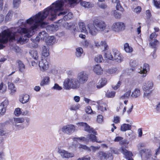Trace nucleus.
Wrapping results in <instances>:
<instances>
[{
  "mask_svg": "<svg viewBox=\"0 0 160 160\" xmlns=\"http://www.w3.org/2000/svg\"><path fill=\"white\" fill-rule=\"evenodd\" d=\"M65 3L66 5L70 4V0H57L44 9L50 14L51 20H54L56 18L57 12L63 10V7Z\"/></svg>",
  "mask_w": 160,
  "mask_h": 160,
  "instance_id": "1",
  "label": "nucleus"
},
{
  "mask_svg": "<svg viewBox=\"0 0 160 160\" xmlns=\"http://www.w3.org/2000/svg\"><path fill=\"white\" fill-rule=\"evenodd\" d=\"M15 33L9 29L4 30L0 33V43L6 44L8 41L15 40Z\"/></svg>",
  "mask_w": 160,
  "mask_h": 160,
  "instance_id": "2",
  "label": "nucleus"
},
{
  "mask_svg": "<svg viewBox=\"0 0 160 160\" xmlns=\"http://www.w3.org/2000/svg\"><path fill=\"white\" fill-rule=\"evenodd\" d=\"M50 15L45 10H44L42 12H39L36 14V17L35 18V21H37L39 26L43 28L47 25V23L43 21L48 15Z\"/></svg>",
  "mask_w": 160,
  "mask_h": 160,
  "instance_id": "3",
  "label": "nucleus"
},
{
  "mask_svg": "<svg viewBox=\"0 0 160 160\" xmlns=\"http://www.w3.org/2000/svg\"><path fill=\"white\" fill-rule=\"evenodd\" d=\"M93 21L98 31L108 32L110 31L109 26L107 25L104 21L98 20H94Z\"/></svg>",
  "mask_w": 160,
  "mask_h": 160,
  "instance_id": "4",
  "label": "nucleus"
},
{
  "mask_svg": "<svg viewBox=\"0 0 160 160\" xmlns=\"http://www.w3.org/2000/svg\"><path fill=\"white\" fill-rule=\"evenodd\" d=\"M125 24L122 22H114L112 24L111 28L112 30L116 33H118L125 29Z\"/></svg>",
  "mask_w": 160,
  "mask_h": 160,
  "instance_id": "5",
  "label": "nucleus"
},
{
  "mask_svg": "<svg viewBox=\"0 0 160 160\" xmlns=\"http://www.w3.org/2000/svg\"><path fill=\"white\" fill-rule=\"evenodd\" d=\"M47 59L42 57L41 61L39 62V66L41 70L43 72L48 69L49 67L50 61L49 60L48 61Z\"/></svg>",
  "mask_w": 160,
  "mask_h": 160,
  "instance_id": "6",
  "label": "nucleus"
},
{
  "mask_svg": "<svg viewBox=\"0 0 160 160\" xmlns=\"http://www.w3.org/2000/svg\"><path fill=\"white\" fill-rule=\"evenodd\" d=\"M88 33L92 36H95L98 32V30L94 25V21L93 23H89L87 25Z\"/></svg>",
  "mask_w": 160,
  "mask_h": 160,
  "instance_id": "7",
  "label": "nucleus"
},
{
  "mask_svg": "<svg viewBox=\"0 0 160 160\" xmlns=\"http://www.w3.org/2000/svg\"><path fill=\"white\" fill-rule=\"evenodd\" d=\"M77 79L80 84H83L87 81L88 75L85 72L81 71L78 73Z\"/></svg>",
  "mask_w": 160,
  "mask_h": 160,
  "instance_id": "8",
  "label": "nucleus"
},
{
  "mask_svg": "<svg viewBox=\"0 0 160 160\" xmlns=\"http://www.w3.org/2000/svg\"><path fill=\"white\" fill-rule=\"evenodd\" d=\"M98 158L101 160L105 159L106 160H112L113 157L112 154L100 151L97 154Z\"/></svg>",
  "mask_w": 160,
  "mask_h": 160,
  "instance_id": "9",
  "label": "nucleus"
},
{
  "mask_svg": "<svg viewBox=\"0 0 160 160\" xmlns=\"http://www.w3.org/2000/svg\"><path fill=\"white\" fill-rule=\"evenodd\" d=\"M113 60H115L118 62H121L123 58L120 52L116 49L114 48L112 50Z\"/></svg>",
  "mask_w": 160,
  "mask_h": 160,
  "instance_id": "10",
  "label": "nucleus"
},
{
  "mask_svg": "<svg viewBox=\"0 0 160 160\" xmlns=\"http://www.w3.org/2000/svg\"><path fill=\"white\" fill-rule=\"evenodd\" d=\"M80 126L83 127L85 131L89 133H92L95 135H97V132L93 128L91 127L87 123L83 122H80L78 123Z\"/></svg>",
  "mask_w": 160,
  "mask_h": 160,
  "instance_id": "11",
  "label": "nucleus"
},
{
  "mask_svg": "<svg viewBox=\"0 0 160 160\" xmlns=\"http://www.w3.org/2000/svg\"><path fill=\"white\" fill-rule=\"evenodd\" d=\"M142 157H143L146 159H149L152 156L151 150L150 149L144 148L140 151Z\"/></svg>",
  "mask_w": 160,
  "mask_h": 160,
  "instance_id": "12",
  "label": "nucleus"
},
{
  "mask_svg": "<svg viewBox=\"0 0 160 160\" xmlns=\"http://www.w3.org/2000/svg\"><path fill=\"white\" fill-rule=\"evenodd\" d=\"M9 101L8 100H5L2 102L0 105V114L3 115L6 111V108L8 105Z\"/></svg>",
  "mask_w": 160,
  "mask_h": 160,
  "instance_id": "13",
  "label": "nucleus"
},
{
  "mask_svg": "<svg viewBox=\"0 0 160 160\" xmlns=\"http://www.w3.org/2000/svg\"><path fill=\"white\" fill-rule=\"evenodd\" d=\"M149 70V66L147 63H144L143 64L142 68L141 70L139 73L142 74V77H144L146 76L147 72Z\"/></svg>",
  "mask_w": 160,
  "mask_h": 160,
  "instance_id": "14",
  "label": "nucleus"
},
{
  "mask_svg": "<svg viewBox=\"0 0 160 160\" xmlns=\"http://www.w3.org/2000/svg\"><path fill=\"white\" fill-rule=\"evenodd\" d=\"M121 152L125 156L127 159H129L131 158L133 155L132 153L130 151H128L126 149L124 148L123 147H122L120 149Z\"/></svg>",
  "mask_w": 160,
  "mask_h": 160,
  "instance_id": "15",
  "label": "nucleus"
},
{
  "mask_svg": "<svg viewBox=\"0 0 160 160\" xmlns=\"http://www.w3.org/2000/svg\"><path fill=\"white\" fill-rule=\"evenodd\" d=\"M153 85V82L152 81H148L144 84L142 88L146 92L149 91L150 89L152 88Z\"/></svg>",
  "mask_w": 160,
  "mask_h": 160,
  "instance_id": "16",
  "label": "nucleus"
},
{
  "mask_svg": "<svg viewBox=\"0 0 160 160\" xmlns=\"http://www.w3.org/2000/svg\"><path fill=\"white\" fill-rule=\"evenodd\" d=\"M80 84L78 79L72 78L71 80V88H78L80 87Z\"/></svg>",
  "mask_w": 160,
  "mask_h": 160,
  "instance_id": "17",
  "label": "nucleus"
},
{
  "mask_svg": "<svg viewBox=\"0 0 160 160\" xmlns=\"http://www.w3.org/2000/svg\"><path fill=\"white\" fill-rule=\"evenodd\" d=\"M49 55V48L46 47L45 46H43L42 47V57L43 58H47L48 57Z\"/></svg>",
  "mask_w": 160,
  "mask_h": 160,
  "instance_id": "18",
  "label": "nucleus"
},
{
  "mask_svg": "<svg viewBox=\"0 0 160 160\" xmlns=\"http://www.w3.org/2000/svg\"><path fill=\"white\" fill-rule=\"evenodd\" d=\"M58 152L61 155L63 158H68L70 157V153L64 150L59 148Z\"/></svg>",
  "mask_w": 160,
  "mask_h": 160,
  "instance_id": "19",
  "label": "nucleus"
},
{
  "mask_svg": "<svg viewBox=\"0 0 160 160\" xmlns=\"http://www.w3.org/2000/svg\"><path fill=\"white\" fill-rule=\"evenodd\" d=\"M94 43L95 46L96 47H98L101 46H103L104 47V50H106L108 49V46L107 44V43L105 41H101L100 42V44L99 43V42L97 41H95L94 42Z\"/></svg>",
  "mask_w": 160,
  "mask_h": 160,
  "instance_id": "20",
  "label": "nucleus"
},
{
  "mask_svg": "<svg viewBox=\"0 0 160 160\" xmlns=\"http://www.w3.org/2000/svg\"><path fill=\"white\" fill-rule=\"evenodd\" d=\"M95 134H88L87 136L88 138L92 142H96L99 143L102 142L101 141H98L97 137L95 136Z\"/></svg>",
  "mask_w": 160,
  "mask_h": 160,
  "instance_id": "21",
  "label": "nucleus"
},
{
  "mask_svg": "<svg viewBox=\"0 0 160 160\" xmlns=\"http://www.w3.org/2000/svg\"><path fill=\"white\" fill-rule=\"evenodd\" d=\"M115 142H119L121 145L128 144V142L126 140H124L123 138L121 137H117L114 139Z\"/></svg>",
  "mask_w": 160,
  "mask_h": 160,
  "instance_id": "22",
  "label": "nucleus"
},
{
  "mask_svg": "<svg viewBox=\"0 0 160 160\" xmlns=\"http://www.w3.org/2000/svg\"><path fill=\"white\" fill-rule=\"evenodd\" d=\"M79 29L81 32L86 34H88V30H86L85 23L83 22H80L78 23Z\"/></svg>",
  "mask_w": 160,
  "mask_h": 160,
  "instance_id": "23",
  "label": "nucleus"
},
{
  "mask_svg": "<svg viewBox=\"0 0 160 160\" xmlns=\"http://www.w3.org/2000/svg\"><path fill=\"white\" fill-rule=\"evenodd\" d=\"M93 71L97 75H101L102 73V69L99 64H97L94 66Z\"/></svg>",
  "mask_w": 160,
  "mask_h": 160,
  "instance_id": "24",
  "label": "nucleus"
},
{
  "mask_svg": "<svg viewBox=\"0 0 160 160\" xmlns=\"http://www.w3.org/2000/svg\"><path fill=\"white\" fill-rule=\"evenodd\" d=\"M17 62L18 64V66L19 71L21 72H24L25 68V66L23 63L19 60H18Z\"/></svg>",
  "mask_w": 160,
  "mask_h": 160,
  "instance_id": "25",
  "label": "nucleus"
},
{
  "mask_svg": "<svg viewBox=\"0 0 160 160\" xmlns=\"http://www.w3.org/2000/svg\"><path fill=\"white\" fill-rule=\"evenodd\" d=\"M107 82V80L105 78H102L100 79L97 85V87L98 88H100L102 87Z\"/></svg>",
  "mask_w": 160,
  "mask_h": 160,
  "instance_id": "26",
  "label": "nucleus"
},
{
  "mask_svg": "<svg viewBox=\"0 0 160 160\" xmlns=\"http://www.w3.org/2000/svg\"><path fill=\"white\" fill-rule=\"evenodd\" d=\"M29 97L28 95L25 94L19 99L20 101L23 104L26 103L28 101Z\"/></svg>",
  "mask_w": 160,
  "mask_h": 160,
  "instance_id": "27",
  "label": "nucleus"
},
{
  "mask_svg": "<svg viewBox=\"0 0 160 160\" xmlns=\"http://www.w3.org/2000/svg\"><path fill=\"white\" fill-rule=\"evenodd\" d=\"M131 90H128L126 92L124 95L121 96L120 98V99L121 100H124L128 99L131 94Z\"/></svg>",
  "mask_w": 160,
  "mask_h": 160,
  "instance_id": "28",
  "label": "nucleus"
},
{
  "mask_svg": "<svg viewBox=\"0 0 160 160\" xmlns=\"http://www.w3.org/2000/svg\"><path fill=\"white\" fill-rule=\"evenodd\" d=\"M131 128V125L128 124H123L121 126V130L122 131H125L130 130Z\"/></svg>",
  "mask_w": 160,
  "mask_h": 160,
  "instance_id": "29",
  "label": "nucleus"
},
{
  "mask_svg": "<svg viewBox=\"0 0 160 160\" xmlns=\"http://www.w3.org/2000/svg\"><path fill=\"white\" fill-rule=\"evenodd\" d=\"M70 79L67 78L63 82V88L66 89H70Z\"/></svg>",
  "mask_w": 160,
  "mask_h": 160,
  "instance_id": "30",
  "label": "nucleus"
},
{
  "mask_svg": "<svg viewBox=\"0 0 160 160\" xmlns=\"http://www.w3.org/2000/svg\"><path fill=\"white\" fill-rule=\"evenodd\" d=\"M80 5L85 8H90L93 7V5L89 2L82 1L80 2Z\"/></svg>",
  "mask_w": 160,
  "mask_h": 160,
  "instance_id": "31",
  "label": "nucleus"
},
{
  "mask_svg": "<svg viewBox=\"0 0 160 160\" xmlns=\"http://www.w3.org/2000/svg\"><path fill=\"white\" fill-rule=\"evenodd\" d=\"M8 88L10 90L12 94H14L16 91V88L12 83H8Z\"/></svg>",
  "mask_w": 160,
  "mask_h": 160,
  "instance_id": "32",
  "label": "nucleus"
},
{
  "mask_svg": "<svg viewBox=\"0 0 160 160\" xmlns=\"http://www.w3.org/2000/svg\"><path fill=\"white\" fill-rule=\"evenodd\" d=\"M50 81V78L48 77H45L40 83L41 86H44L48 84Z\"/></svg>",
  "mask_w": 160,
  "mask_h": 160,
  "instance_id": "33",
  "label": "nucleus"
},
{
  "mask_svg": "<svg viewBox=\"0 0 160 160\" xmlns=\"http://www.w3.org/2000/svg\"><path fill=\"white\" fill-rule=\"evenodd\" d=\"M149 44L152 48H156L158 46L159 43V42L156 39H154L153 40H150Z\"/></svg>",
  "mask_w": 160,
  "mask_h": 160,
  "instance_id": "34",
  "label": "nucleus"
},
{
  "mask_svg": "<svg viewBox=\"0 0 160 160\" xmlns=\"http://www.w3.org/2000/svg\"><path fill=\"white\" fill-rule=\"evenodd\" d=\"M141 94L140 90L138 88H136L133 92L131 94V97L135 98H137L140 96Z\"/></svg>",
  "mask_w": 160,
  "mask_h": 160,
  "instance_id": "35",
  "label": "nucleus"
},
{
  "mask_svg": "<svg viewBox=\"0 0 160 160\" xmlns=\"http://www.w3.org/2000/svg\"><path fill=\"white\" fill-rule=\"evenodd\" d=\"M6 133V131L3 124L0 123V135L4 136Z\"/></svg>",
  "mask_w": 160,
  "mask_h": 160,
  "instance_id": "36",
  "label": "nucleus"
},
{
  "mask_svg": "<svg viewBox=\"0 0 160 160\" xmlns=\"http://www.w3.org/2000/svg\"><path fill=\"white\" fill-rule=\"evenodd\" d=\"M30 54L33 59L36 60H38V52L36 50H31L30 52Z\"/></svg>",
  "mask_w": 160,
  "mask_h": 160,
  "instance_id": "37",
  "label": "nucleus"
},
{
  "mask_svg": "<svg viewBox=\"0 0 160 160\" xmlns=\"http://www.w3.org/2000/svg\"><path fill=\"white\" fill-rule=\"evenodd\" d=\"M124 49L127 52L131 53L133 51V49L129 46V44L128 43H126L124 45Z\"/></svg>",
  "mask_w": 160,
  "mask_h": 160,
  "instance_id": "38",
  "label": "nucleus"
},
{
  "mask_svg": "<svg viewBox=\"0 0 160 160\" xmlns=\"http://www.w3.org/2000/svg\"><path fill=\"white\" fill-rule=\"evenodd\" d=\"M36 17V15L35 16H32L29 19H28L26 21V23L32 25L35 22V18Z\"/></svg>",
  "mask_w": 160,
  "mask_h": 160,
  "instance_id": "39",
  "label": "nucleus"
},
{
  "mask_svg": "<svg viewBox=\"0 0 160 160\" xmlns=\"http://www.w3.org/2000/svg\"><path fill=\"white\" fill-rule=\"evenodd\" d=\"M76 55L78 57H80L82 55L83 53V50L80 47H79L76 48Z\"/></svg>",
  "mask_w": 160,
  "mask_h": 160,
  "instance_id": "40",
  "label": "nucleus"
},
{
  "mask_svg": "<svg viewBox=\"0 0 160 160\" xmlns=\"http://www.w3.org/2000/svg\"><path fill=\"white\" fill-rule=\"evenodd\" d=\"M62 131L67 134H69L70 132V125H68L64 126L62 128Z\"/></svg>",
  "mask_w": 160,
  "mask_h": 160,
  "instance_id": "41",
  "label": "nucleus"
},
{
  "mask_svg": "<svg viewBox=\"0 0 160 160\" xmlns=\"http://www.w3.org/2000/svg\"><path fill=\"white\" fill-rule=\"evenodd\" d=\"M104 57L107 59L113 60V56L109 51H107L104 55Z\"/></svg>",
  "mask_w": 160,
  "mask_h": 160,
  "instance_id": "42",
  "label": "nucleus"
},
{
  "mask_svg": "<svg viewBox=\"0 0 160 160\" xmlns=\"http://www.w3.org/2000/svg\"><path fill=\"white\" fill-rule=\"evenodd\" d=\"M106 107L107 105L105 103L100 104L99 105L98 107V109L101 111L103 112L104 111L106 110Z\"/></svg>",
  "mask_w": 160,
  "mask_h": 160,
  "instance_id": "43",
  "label": "nucleus"
},
{
  "mask_svg": "<svg viewBox=\"0 0 160 160\" xmlns=\"http://www.w3.org/2000/svg\"><path fill=\"white\" fill-rule=\"evenodd\" d=\"M7 89V86L4 84L3 82H2L0 84V91L2 90V93H4L6 91Z\"/></svg>",
  "mask_w": 160,
  "mask_h": 160,
  "instance_id": "44",
  "label": "nucleus"
},
{
  "mask_svg": "<svg viewBox=\"0 0 160 160\" xmlns=\"http://www.w3.org/2000/svg\"><path fill=\"white\" fill-rule=\"evenodd\" d=\"M14 121L15 123H21L24 121V119L23 118H14Z\"/></svg>",
  "mask_w": 160,
  "mask_h": 160,
  "instance_id": "45",
  "label": "nucleus"
},
{
  "mask_svg": "<svg viewBox=\"0 0 160 160\" xmlns=\"http://www.w3.org/2000/svg\"><path fill=\"white\" fill-rule=\"evenodd\" d=\"M94 60L97 62L100 63L102 62L103 59L101 55H98L95 58Z\"/></svg>",
  "mask_w": 160,
  "mask_h": 160,
  "instance_id": "46",
  "label": "nucleus"
},
{
  "mask_svg": "<svg viewBox=\"0 0 160 160\" xmlns=\"http://www.w3.org/2000/svg\"><path fill=\"white\" fill-rule=\"evenodd\" d=\"M100 146H91L90 147H89V149L88 151H92L93 152H95L96 151H97L100 149Z\"/></svg>",
  "mask_w": 160,
  "mask_h": 160,
  "instance_id": "47",
  "label": "nucleus"
},
{
  "mask_svg": "<svg viewBox=\"0 0 160 160\" xmlns=\"http://www.w3.org/2000/svg\"><path fill=\"white\" fill-rule=\"evenodd\" d=\"M118 69L116 68H113L108 69L107 71V72L110 74H113L117 72Z\"/></svg>",
  "mask_w": 160,
  "mask_h": 160,
  "instance_id": "48",
  "label": "nucleus"
},
{
  "mask_svg": "<svg viewBox=\"0 0 160 160\" xmlns=\"http://www.w3.org/2000/svg\"><path fill=\"white\" fill-rule=\"evenodd\" d=\"M55 39L54 37L53 36H51L48 37V38L47 41V42L49 45L52 44L53 42H54Z\"/></svg>",
  "mask_w": 160,
  "mask_h": 160,
  "instance_id": "49",
  "label": "nucleus"
},
{
  "mask_svg": "<svg viewBox=\"0 0 160 160\" xmlns=\"http://www.w3.org/2000/svg\"><path fill=\"white\" fill-rule=\"evenodd\" d=\"M115 94V92L112 91L107 92L106 94V96L108 98H112L114 97Z\"/></svg>",
  "mask_w": 160,
  "mask_h": 160,
  "instance_id": "50",
  "label": "nucleus"
},
{
  "mask_svg": "<svg viewBox=\"0 0 160 160\" xmlns=\"http://www.w3.org/2000/svg\"><path fill=\"white\" fill-rule=\"evenodd\" d=\"M14 113L16 116H19L22 113L21 109L19 108H16L14 112Z\"/></svg>",
  "mask_w": 160,
  "mask_h": 160,
  "instance_id": "51",
  "label": "nucleus"
},
{
  "mask_svg": "<svg viewBox=\"0 0 160 160\" xmlns=\"http://www.w3.org/2000/svg\"><path fill=\"white\" fill-rule=\"evenodd\" d=\"M18 32L22 34V33L26 34L28 32V29L25 28H21L20 29L18 30Z\"/></svg>",
  "mask_w": 160,
  "mask_h": 160,
  "instance_id": "52",
  "label": "nucleus"
},
{
  "mask_svg": "<svg viewBox=\"0 0 160 160\" xmlns=\"http://www.w3.org/2000/svg\"><path fill=\"white\" fill-rule=\"evenodd\" d=\"M113 15L115 18L117 19H120L121 17V14L115 10L114 11Z\"/></svg>",
  "mask_w": 160,
  "mask_h": 160,
  "instance_id": "53",
  "label": "nucleus"
},
{
  "mask_svg": "<svg viewBox=\"0 0 160 160\" xmlns=\"http://www.w3.org/2000/svg\"><path fill=\"white\" fill-rule=\"evenodd\" d=\"M20 0H13V7L15 8H17L18 7H19V4L20 3Z\"/></svg>",
  "mask_w": 160,
  "mask_h": 160,
  "instance_id": "54",
  "label": "nucleus"
},
{
  "mask_svg": "<svg viewBox=\"0 0 160 160\" xmlns=\"http://www.w3.org/2000/svg\"><path fill=\"white\" fill-rule=\"evenodd\" d=\"M129 64L130 66L133 68H135L137 65V63L136 61L133 60H130Z\"/></svg>",
  "mask_w": 160,
  "mask_h": 160,
  "instance_id": "55",
  "label": "nucleus"
},
{
  "mask_svg": "<svg viewBox=\"0 0 160 160\" xmlns=\"http://www.w3.org/2000/svg\"><path fill=\"white\" fill-rule=\"evenodd\" d=\"M39 24L38 23L37 21H35V22L34 25L31 26L30 29L32 30H33L37 29L38 27Z\"/></svg>",
  "mask_w": 160,
  "mask_h": 160,
  "instance_id": "56",
  "label": "nucleus"
},
{
  "mask_svg": "<svg viewBox=\"0 0 160 160\" xmlns=\"http://www.w3.org/2000/svg\"><path fill=\"white\" fill-rule=\"evenodd\" d=\"M116 9L117 10L120 11H122L123 10L122 7L119 1L117 2V5L116 6Z\"/></svg>",
  "mask_w": 160,
  "mask_h": 160,
  "instance_id": "57",
  "label": "nucleus"
},
{
  "mask_svg": "<svg viewBox=\"0 0 160 160\" xmlns=\"http://www.w3.org/2000/svg\"><path fill=\"white\" fill-rule=\"evenodd\" d=\"M97 121L99 123H101L103 121V117L102 115H99L98 116Z\"/></svg>",
  "mask_w": 160,
  "mask_h": 160,
  "instance_id": "58",
  "label": "nucleus"
},
{
  "mask_svg": "<svg viewBox=\"0 0 160 160\" xmlns=\"http://www.w3.org/2000/svg\"><path fill=\"white\" fill-rule=\"evenodd\" d=\"M158 34H156V32H154L152 33L150 36V39L153 40L155 39V38L157 36Z\"/></svg>",
  "mask_w": 160,
  "mask_h": 160,
  "instance_id": "59",
  "label": "nucleus"
},
{
  "mask_svg": "<svg viewBox=\"0 0 160 160\" xmlns=\"http://www.w3.org/2000/svg\"><path fill=\"white\" fill-rule=\"evenodd\" d=\"M46 34V32H40L38 34V37L39 38L41 39H44L45 38V36H44V34Z\"/></svg>",
  "mask_w": 160,
  "mask_h": 160,
  "instance_id": "60",
  "label": "nucleus"
},
{
  "mask_svg": "<svg viewBox=\"0 0 160 160\" xmlns=\"http://www.w3.org/2000/svg\"><path fill=\"white\" fill-rule=\"evenodd\" d=\"M85 110L86 112L89 114H90L92 112L91 108L89 106H88L86 108Z\"/></svg>",
  "mask_w": 160,
  "mask_h": 160,
  "instance_id": "61",
  "label": "nucleus"
},
{
  "mask_svg": "<svg viewBox=\"0 0 160 160\" xmlns=\"http://www.w3.org/2000/svg\"><path fill=\"white\" fill-rule=\"evenodd\" d=\"M25 42L26 39H25L21 37H20L19 39L17 40L18 43H20L22 44L24 43Z\"/></svg>",
  "mask_w": 160,
  "mask_h": 160,
  "instance_id": "62",
  "label": "nucleus"
},
{
  "mask_svg": "<svg viewBox=\"0 0 160 160\" xmlns=\"http://www.w3.org/2000/svg\"><path fill=\"white\" fill-rule=\"evenodd\" d=\"M79 148H82L85 150H86L87 151L90 150L89 149V147H88L87 146L85 145H83L80 144L79 146Z\"/></svg>",
  "mask_w": 160,
  "mask_h": 160,
  "instance_id": "63",
  "label": "nucleus"
},
{
  "mask_svg": "<svg viewBox=\"0 0 160 160\" xmlns=\"http://www.w3.org/2000/svg\"><path fill=\"white\" fill-rule=\"evenodd\" d=\"M53 88L54 89H56V90H60L62 89V88L57 83L55 84L54 85L53 87Z\"/></svg>",
  "mask_w": 160,
  "mask_h": 160,
  "instance_id": "64",
  "label": "nucleus"
}]
</instances>
